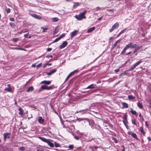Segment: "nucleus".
Segmentation results:
<instances>
[{
  "label": "nucleus",
  "mask_w": 151,
  "mask_h": 151,
  "mask_svg": "<svg viewBox=\"0 0 151 151\" xmlns=\"http://www.w3.org/2000/svg\"><path fill=\"white\" fill-rule=\"evenodd\" d=\"M86 12V11L85 10L81 13L80 14H79L78 15H76L75 17L78 20H82L83 18H86V17L84 15Z\"/></svg>",
  "instance_id": "1"
},
{
  "label": "nucleus",
  "mask_w": 151,
  "mask_h": 151,
  "mask_svg": "<svg viewBox=\"0 0 151 151\" xmlns=\"http://www.w3.org/2000/svg\"><path fill=\"white\" fill-rule=\"evenodd\" d=\"M132 44H133L132 42H130L129 43L127 44L122 50L120 54L121 55L125 54L126 50L129 48L132 49Z\"/></svg>",
  "instance_id": "2"
},
{
  "label": "nucleus",
  "mask_w": 151,
  "mask_h": 151,
  "mask_svg": "<svg viewBox=\"0 0 151 151\" xmlns=\"http://www.w3.org/2000/svg\"><path fill=\"white\" fill-rule=\"evenodd\" d=\"M119 24L118 23H116L113 25L111 28L109 29L110 32H112L113 30L117 29L119 27Z\"/></svg>",
  "instance_id": "3"
},
{
  "label": "nucleus",
  "mask_w": 151,
  "mask_h": 151,
  "mask_svg": "<svg viewBox=\"0 0 151 151\" xmlns=\"http://www.w3.org/2000/svg\"><path fill=\"white\" fill-rule=\"evenodd\" d=\"M142 61L139 60L135 63L132 67L130 68L131 70H133L137 66L142 63Z\"/></svg>",
  "instance_id": "4"
},
{
  "label": "nucleus",
  "mask_w": 151,
  "mask_h": 151,
  "mask_svg": "<svg viewBox=\"0 0 151 151\" xmlns=\"http://www.w3.org/2000/svg\"><path fill=\"white\" fill-rule=\"evenodd\" d=\"M79 77V76H76L73 78H72L71 80H70L68 82V84L69 85L70 84H72L74 82V81Z\"/></svg>",
  "instance_id": "5"
},
{
  "label": "nucleus",
  "mask_w": 151,
  "mask_h": 151,
  "mask_svg": "<svg viewBox=\"0 0 151 151\" xmlns=\"http://www.w3.org/2000/svg\"><path fill=\"white\" fill-rule=\"evenodd\" d=\"M68 44V42L66 41H65L63 42L62 44L60 46L59 48L60 49L63 48L65 47Z\"/></svg>",
  "instance_id": "6"
},
{
  "label": "nucleus",
  "mask_w": 151,
  "mask_h": 151,
  "mask_svg": "<svg viewBox=\"0 0 151 151\" xmlns=\"http://www.w3.org/2000/svg\"><path fill=\"white\" fill-rule=\"evenodd\" d=\"M127 114H125L124 115L123 117V122L124 124H125V123L127 124V123H128V121L127 120Z\"/></svg>",
  "instance_id": "7"
},
{
  "label": "nucleus",
  "mask_w": 151,
  "mask_h": 151,
  "mask_svg": "<svg viewBox=\"0 0 151 151\" xmlns=\"http://www.w3.org/2000/svg\"><path fill=\"white\" fill-rule=\"evenodd\" d=\"M11 134V133H5L4 134V141H5L6 140V139L7 138H10V135Z\"/></svg>",
  "instance_id": "8"
},
{
  "label": "nucleus",
  "mask_w": 151,
  "mask_h": 151,
  "mask_svg": "<svg viewBox=\"0 0 151 151\" xmlns=\"http://www.w3.org/2000/svg\"><path fill=\"white\" fill-rule=\"evenodd\" d=\"M47 90V86L45 85H44L42 86L38 92L40 93L41 92L42 90Z\"/></svg>",
  "instance_id": "9"
},
{
  "label": "nucleus",
  "mask_w": 151,
  "mask_h": 151,
  "mask_svg": "<svg viewBox=\"0 0 151 151\" xmlns=\"http://www.w3.org/2000/svg\"><path fill=\"white\" fill-rule=\"evenodd\" d=\"M121 40H117L115 42V43L114 44H113L112 45V47L111 48V50H113L114 49V48L116 47V46H117V43L119 42L120 41H121Z\"/></svg>",
  "instance_id": "10"
},
{
  "label": "nucleus",
  "mask_w": 151,
  "mask_h": 151,
  "mask_svg": "<svg viewBox=\"0 0 151 151\" xmlns=\"http://www.w3.org/2000/svg\"><path fill=\"white\" fill-rule=\"evenodd\" d=\"M51 81H50L44 80L41 82V84H44L45 85H49L50 84Z\"/></svg>",
  "instance_id": "11"
},
{
  "label": "nucleus",
  "mask_w": 151,
  "mask_h": 151,
  "mask_svg": "<svg viewBox=\"0 0 151 151\" xmlns=\"http://www.w3.org/2000/svg\"><path fill=\"white\" fill-rule=\"evenodd\" d=\"M78 32V31L75 30L72 32H71L70 33L71 35L70 38H72L73 37L76 36Z\"/></svg>",
  "instance_id": "12"
},
{
  "label": "nucleus",
  "mask_w": 151,
  "mask_h": 151,
  "mask_svg": "<svg viewBox=\"0 0 151 151\" xmlns=\"http://www.w3.org/2000/svg\"><path fill=\"white\" fill-rule=\"evenodd\" d=\"M18 109L19 111V114L21 116L23 115L24 112V111L22 109V108L20 107H19V108H18Z\"/></svg>",
  "instance_id": "13"
},
{
  "label": "nucleus",
  "mask_w": 151,
  "mask_h": 151,
  "mask_svg": "<svg viewBox=\"0 0 151 151\" xmlns=\"http://www.w3.org/2000/svg\"><path fill=\"white\" fill-rule=\"evenodd\" d=\"M57 71L56 69H54L50 71L49 72L47 73V75L49 76L51 75L54 73H55Z\"/></svg>",
  "instance_id": "14"
},
{
  "label": "nucleus",
  "mask_w": 151,
  "mask_h": 151,
  "mask_svg": "<svg viewBox=\"0 0 151 151\" xmlns=\"http://www.w3.org/2000/svg\"><path fill=\"white\" fill-rule=\"evenodd\" d=\"M39 138L41 139L42 141L47 143L49 140V139H46L42 137H39Z\"/></svg>",
  "instance_id": "15"
},
{
  "label": "nucleus",
  "mask_w": 151,
  "mask_h": 151,
  "mask_svg": "<svg viewBox=\"0 0 151 151\" xmlns=\"http://www.w3.org/2000/svg\"><path fill=\"white\" fill-rule=\"evenodd\" d=\"M130 112L132 114L134 115H135L136 116H137L138 114L137 113L136 111L133 110L132 109H131Z\"/></svg>",
  "instance_id": "16"
},
{
  "label": "nucleus",
  "mask_w": 151,
  "mask_h": 151,
  "mask_svg": "<svg viewBox=\"0 0 151 151\" xmlns=\"http://www.w3.org/2000/svg\"><path fill=\"white\" fill-rule=\"evenodd\" d=\"M96 84H91L88 86L86 89L88 88H96Z\"/></svg>",
  "instance_id": "17"
},
{
  "label": "nucleus",
  "mask_w": 151,
  "mask_h": 151,
  "mask_svg": "<svg viewBox=\"0 0 151 151\" xmlns=\"http://www.w3.org/2000/svg\"><path fill=\"white\" fill-rule=\"evenodd\" d=\"M38 121L39 122L40 124H42L44 122V119L41 116H39V117Z\"/></svg>",
  "instance_id": "18"
},
{
  "label": "nucleus",
  "mask_w": 151,
  "mask_h": 151,
  "mask_svg": "<svg viewBox=\"0 0 151 151\" xmlns=\"http://www.w3.org/2000/svg\"><path fill=\"white\" fill-rule=\"evenodd\" d=\"M95 27H93L89 29H88L87 31V33H89L91 32L92 31L94 30L95 29Z\"/></svg>",
  "instance_id": "19"
},
{
  "label": "nucleus",
  "mask_w": 151,
  "mask_h": 151,
  "mask_svg": "<svg viewBox=\"0 0 151 151\" xmlns=\"http://www.w3.org/2000/svg\"><path fill=\"white\" fill-rule=\"evenodd\" d=\"M34 90V88H33V87L32 86H30L28 88V89L27 92H32Z\"/></svg>",
  "instance_id": "20"
},
{
  "label": "nucleus",
  "mask_w": 151,
  "mask_h": 151,
  "mask_svg": "<svg viewBox=\"0 0 151 151\" xmlns=\"http://www.w3.org/2000/svg\"><path fill=\"white\" fill-rule=\"evenodd\" d=\"M47 143L48 145L50 146V147H54V145L53 144L50 142V139L48 141V142H47Z\"/></svg>",
  "instance_id": "21"
},
{
  "label": "nucleus",
  "mask_w": 151,
  "mask_h": 151,
  "mask_svg": "<svg viewBox=\"0 0 151 151\" xmlns=\"http://www.w3.org/2000/svg\"><path fill=\"white\" fill-rule=\"evenodd\" d=\"M132 71L130 68H129V69H128L127 70H125V71H123L122 73V74L123 75H127L126 74L127 73V72L129 71Z\"/></svg>",
  "instance_id": "22"
},
{
  "label": "nucleus",
  "mask_w": 151,
  "mask_h": 151,
  "mask_svg": "<svg viewBox=\"0 0 151 151\" xmlns=\"http://www.w3.org/2000/svg\"><path fill=\"white\" fill-rule=\"evenodd\" d=\"M137 106L140 109L143 108V106L142 103H140L139 101L137 103Z\"/></svg>",
  "instance_id": "23"
},
{
  "label": "nucleus",
  "mask_w": 151,
  "mask_h": 151,
  "mask_svg": "<svg viewBox=\"0 0 151 151\" xmlns=\"http://www.w3.org/2000/svg\"><path fill=\"white\" fill-rule=\"evenodd\" d=\"M55 88V87L54 85H52L51 86H47V90H50L52 89Z\"/></svg>",
  "instance_id": "24"
},
{
  "label": "nucleus",
  "mask_w": 151,
  "mask_h": 151,
  "mask_svg": "<svg viewBox=\"0 0 151 151\" xmlns=\"http://www.w3.org/2000/svg\"><path fill=\"white\" fill-rule=\"evenodd\" d=\"M59 31V29L58 27H57L55 29L54 31L53 32V34L55 35Z\"/></svg>",
  "instance_id": "25"
},
{
  "label": "nucleus",
  "mask_w": 151,
  "mask_h": 151,
  "mask_svg": "<svg viewBox=\"0 0 151 151\" xmlns=\"http://www.w3.org/2000/svg\"><path fill=\"white\" fill-rule=\"evenodd\" d=\"M128 97L129 100L134 99L135 98V97L133 96L132 95H129Z\"/></svg>",
  "instance_id": "26"
},
{
  "label": "nucleus",
  "mask_w": 151,
  "mask_h": 151,
  "mask_svg": "<svg viewBox=\"0 0 151 151\" xmlns=\"http://www.w3.org/2000/svg\"><path fill=\"white\" fill-rule=\"evenodd\" d=\"M122 104L123 106V108H127L128 107V104L125 102L122 103Z\"/></svg>",
  "instance_id": "27"
},
{
  "label": "nucleus",
  "mask_w": 151,
  "mask_h": 151,
  "mask_svg": "<svg viewBox=\"0 0 151 151\" xmlns=\"http://www.w3.org/2000/svg\"><path fill=\"white\" fill-rule=\"evenodd\" d=\"M131 136L132 137L138 140V139L137 137V135L135 133H132V134H131Z\"/></svg>",
  "instance_id": "28"
},
{
  "label": "nucleus",
  "mask_w": 151,
  "mask_h": 151,
  "mask_svg": "<svg viewBox=\"0 0 151 151\" xmlns=\"http://www.w3.org/2000/svg\"><path fill=\"white\" fill-rule=\"evenodd\" d=\"M79 5V4L78 2L74 3V4L73 6V8L74 9L76 8Z\"/></svg>",
  "instance_id": "29"
},
{
  "label": "nucleus",
  "mask_w": 151,
  "mask_h": 151,
  "mask_svg": "<svg viewBox=\"0 0 151 151\" xmlns=\"http://www.w3.org/2000/svg\"><path fill=\"white\" fill-rule=\"evenodd\" d=\"M140 132L143 134L144 135H145V132L143 128V127H141L140 128Z\"/></svg>",
  "instance_id": "30"
},
{
  "label": "nucleus",
  "mask_w": 151,
  "mask_h": 151,
  "mask_svg": "<svg viewBox=\"0 0 151 151\" xmlns=\"http://www.w3.org/2000/svg\"><path fill=\"white\" fill-rule=\"evenodd\" d=\"M34 17L36 19H40L42 18V17H41L37 15V14H35V15H34Z\"/></svg>",
  "instance_id": "31"
},
{
  "label": "nucleus",
  "mask_w": 151,
  "mask_h": 151,
  "mask_svg": "<svg viewBox=\"0 0 151 151\" xmlns=\"http://www.w3.org/2000/svg\"><path fill=\"white\" fill-rule=\"evenodd\" d=\"M41 29H43V30L42 31V33H43L46 32V30L48 29V27H47V28H44L43 27H41Z\"/></svg>",
  "instance_id": "32"
},
{
  "label": "nucleus",
  "mask_w": 151,
  "mask_h": 151,
  "mask_svg": "<svg viewBox=\"0 0 151 151\" xmlns=\"http://www.w3.org/2000/svg\"><path fill=\"white\" fill-rule=\"evenodd\" d=\"M5 90L9 92H12V89L10 87L6 88Z\"/></svg>",
  "instance_id": "33"
},
{
  "label": "nucleus",
  "mask_w": 151,
  "mask_h": 151,
  "mask_svg": "<svg viewBox=\"0 0 151 151\" xmlns=\"http://www.w3.org/2000/svg\"><path fill=\"white\" fill-rule=\"evenodd\" d=\"M73 75L71 72L69 75L68 76L67 78H66L65 82L72 75Z\"/></svg>",
  "instance_id": "34"
},
{
  "label": "nucleus",
  "mask_w": 151,
  "mask_h": 151,
  "mask_svg": "<svg viewBox=\"0 0 151 151\" xmlns=\"http://www.w3.org/2000/svg\"><path fill=\"white\" fill-rule=\"evenodd\" d=\"M9 24L12 28H14L15 26V25L12 22H10L9 23Z\"/></svg>",
  "instance_id": "35"
},
{
  "label": "nucleus",
  "mask_w": 151,
  "mask_h": 151,
  "mask_svg": "<svg viewBox=\"0 0 151 151\" xmlns=\"http://www.w3.org/2000/svg\"><path fill=\"white\" fill-rule=\"evenodd\" d=\"M52 20L53 22H56L58 21L59 19L57 17H54L52 18Z\"/></svg>",
  "instance_id": "36"
},
{
  "label": "nucleus",
  "mask_w": 151,
  "mask_h": 151,
  "mask_svg": "<svg viewBox=\"0 0 151 151\" xmlns=\"http://www.w3.org/2000/svg\"><path fill=\"white\" fill-rule=\"evenodd\" d=\"M112 139L114 141V142L115 143H117L118 142V141L117 140V139L115 138L114 137H112Z\"/></svg>",
  "instance_id": "37"
},
{
  "label": "nucleus",
  "mask_w": 151,
  "mask_h": 151,
  "mask_svg": "<svg viewBox=\"0 0 151 151\" xmlns=\"http://www.w3.org/2000/svg\"><path fill=\"white\" fill-rule=\"evenodd\" d=\"M55 147H61V145L56 142H55Z\"/></svg>",
  "instance_id": "38"
},
{
  "label": "nucleus",
  "mask_w": 151,
  "mask_h": 151,
  "mask_svg": "<svg viewBox=\"0 0 151 151\" xmlns=\"http://www.w3.org/2000/svg\"><path fill=\"white\" fill-rule=\"evenodd\" d=\"M59 40H60V39H59V37H58L57 38H56L54 41H53L52 42H51V43H53L54 42H58V41H59Z\"/></svg>",
  "instance_id": "39"
},
{
  "label": "nucleus",
  "mask_w": 151,
  "mask_h": 151,
  "mask_svg": "<svg viewBox=\"0 0 151 151\" xmlns=\"http://www.w3.org/2000/svg\"><path fill=\"white\" fill-rule=\"evenodd\" d=\"M18 40V38H13L12 40V41L14 42H17Z\"/></svg>",
  "instance_id": "40"
},
{
  "label": "nucleus",
  "mask_w": 151,
  "mask_h": 151,
  "mask_svg": "<svg viewBox=\"0 0 151 151\" xmlns=\"http://www.w3.org/2000/svg\"><path fill=\"white\" fill-rule=\"evenodd\" d=\"M65 36V34L63 33L59 37V38L60 39V40L63 37H64Z\"/></svg>",
  "instance_id": "41"
},
{
  "label": "nucleus",
  "mask_w": 151,
  "mask_h": 151,
  "mask_svg": "<svg viewBox=\"0 0 151 151\" xmlns=\"http://www.w3.org/2000/svg\"><path fill=\"white\" fill-rule=\"evenodd\" d=\"M137 46V44H133V43L132 44V49H133L134 48L135 49Z\"/></svg>",
  "instance_id": "42"
},
{
  "label": "nucleus",
  "mask_w": 151,
  "mask_h": 151,
  "mask_svg": "<svg viewBox=\"0 0 151 151\" xmlns=\"http://www.w3.org/2000/svg\"><path fill=\"white\" fill-rule=\"evenodd\" d=\"M132 123L133 124H134L135 125H137V124L136 122V120L135 119H134V120L133 119L132 120Z\"/></svg>",
  "instance_id": "43"
},
{
  "label": "nucleus",
  "mask_w": 151,
  "mask_h": 151,
  "mask_svg": "<svg viewBox=\"0 0 151 151\" xmlns=\"http://www.w3.org/2000/svg\"><path fill=\"white\" fill-rule=\"evenodd\" d=\"M142 47V46H139L137 45L135 49L138 51L139 49H141Z\"/></svg>",
  "instance_id": "44"
},
{
  "label": "nucleus",
  "mask_w": 151,
  "mask_h": 151,
  "mask_svg": "<svg viewBox=\"0 0 151 151\" xmlns=\"http://www.w3.org/2000/svg\"><path fill=\"white\" fill-rule=\"evenodd\" d=\"M19 150H22V151H24L25 150V148L23 147H20V148L19 149Z\"/></svg>",
  "instance_id": "45"
},
{
  "label": "nucleus",
  "mask_w": 151,
  "mask_h": 151,
  "mask_svg": "<svg viewBox=\"0 0 151 151\" xmlns=\"http://www.w3.org/2000/svg\"><path fill=\"white\" fill-rule=\"evenodd\" d=\"M6 11L7 13H9L10 12V8H7L6 9Z\"/></svg>",
  "instance_id": "46"
},
{
  "label": "nucleus",
  "mask_w": 151,
  "mask_h": 151,
  "mask_svg": "<svg viewBox=\"0 0 151 151\" xmlns=\"http://www.w3.org/2000/svg\"><path fill=\"white\" fill-rule=\"evenodd\" d=\"M78 70H74L73 71L71 72V73H72L73 74H74L75 73H78Z\"/></svg>",
  "instance_id": "47"
},
{
  "label": "nucleus",
  "mask_w": 151,
  "mask_h": 151,
  "mask_svg": "<svg viewBox=\"0 0 151 151\" xmlns=\"http://www.w3.org/2000/svg\"><path fill=\"white\" fill-rule=\"evenodd\" d=\"M69 148L71 150L73 148V145H70L69 146Z\"/></svg>",
  "instance_id": "48"
},
{
  "label": "nucleus",
  "mask_w": 151,
  "mask_h": 151,
  "mask_svg": "<svg viewBox=\"0 0 151 151\" xmlns=\"http://www.w3.org/2000/svg\"><path fill=\"white\" fill-rule=\"evenodd\" d=\"M114 9H107V11H108L109 12H114Z\"/></svg>",
  "instance_id": "49"
},
{
  "label": "nucleus",
  "mask_w": 151,
  "mask_h": 151,
  "mask_svg": "<svg viewBox=\"0 0 151 151\" xmlns=\"http://www.w3.org/2000/svg\"><path fill=\"white\" fill-rule=\"evenodd\" d=\"M14 49H16V50H24L23 48H21L16 47V48H14Z\"/></svg>",
  "instance_id": "50"
},
{
  "label": "nucleus",
  "mask_w": 151,
  "mask_h": 151,
  "mask_svg": "<svg viewBox=\"0 0 151 151\" xmlns=\"http://www.w3.org/2000/svg\"><path fill=\"white\" fill-rule=\"evenodd\" d=\"M9 19L10 21H14V18L13 17H12L9 18Z\"/></svg>",
  "instance_id": "51"
},
{
  "label": "nucleus",
  "mask_w": 151,
  "mask_h": 151,
  "mask_svg": "<svg viewBox=\"0 0 151 151\" xmlns=\"http://www.w3.org/2000/svg\"><path fill=\"white\" fill-rule=\"evenodd\" d=\"M52 57H53V56L52 55H47L46 56V57L47 58H49L50 57L52 58Z\"/></svg>",
  "instance_id": "52"
},
{
  "label": "nucleus",
  "mask_w": 151,
  "mask_h": 151,
  "mask_svg": "<svg viewBox=\"0 0 151 151\" xmlns=\"http://www.w3.org/2000/svg\"><path fill=\"white\" fill-rule=\"evenodd\" d=\"M74 137V138L76 140H78L79 139V137L76 136H75Z\"/></svg>",
  "instance_id": "53"
},
{
  "label": "nucleus",
  "mask_w": 151,
  "mask_h": 151,
  "mask_svg": "<svg viewBox=\"0 0 151 151\" xmlns=\"http://www.w3.org/2000/svg\"><path fill=\"white\" fill-rule=\"evenodd\" d=\"M127 29V28H125L124 29V30H122V31H121L120 32V33H121V34L124 33L125 31H126V30Z\"/></svg>",
  "instance_id": "54"
},
{
  "label": "nucleus",
  "mask_w": 151,
  "mask_h": 151,
  "mask_svg": "<svg viewBox=\"0 0 151 151\" xmlns=\"http://www.w3.org/2000/svg\"><path fill=\"white\" fill-rule=\"evenodd\" d=\"M52 50V48H47V52H50V51Z\"/></svg>",
  "instance_id": "55"
},
{
  "label": "nucleus",
  "mask_w": 151,
  "mask_h": 151,
  "mask_svg": "<svg viewBox=\"0 0 151 151\" xmlns=\"http://www.w3.org/2000/svg\"><path fill=\"white\" fill-rule=\"evenodd\" d=\"M41 65H42V63H40L37 65V68H40L41 66Z\"/></svg>",
  "instance_id": "56"
},
{
  "label": "nucleus",
  "mask_w": 151,
  "mask_h": 151,
  "mask_svg": "<svg viewBox=\"0 0 151 151\" xmlns=\"http://www.w3.org/2000/svg\"><path fill=\"white\" fill-rule=\"evenodd\" d=\"M119 71H120V70H119V68H118V69H115L114 70L115 72L116 73H117V72H119Z\"/></svg>",
  "instance_id": "57"
},
{
  "label": "nucleus",
  "mask_w": 151,
  "mask_h": 151,
  "mask_svg": "<svg viewBox=\"0 0 151 151\" xmlns=\"http://www.w3.org/2000/svg\"><path fill=\"white\" fill-rule=\"evenodd\" d=\"M132 53V52L131 51H130L129 52H128L126 54H125V55H129L130 54Z\"/></svg>",
  "instance_id": "58"
},
{
  "label": "nucleus",
  "mask_w": 151,
  "mask_h": 151,
  "mask_svg": "<svg viewBox=\"0 0 151 151\" xmlns=\"http://www.w3.org/2000/svg\"><path fill=\"white\" fill-rule=\"evenodd\" d=\"M29 33H27V34H25L24 35V37L25 38H27L28 37V35Z\"/></svg>",
  "instance_id": "59"
},
{
  "label": "nucleus",
  "mask_w": 151,
  "mask_h": 151,
  "mask_svg": "<svg viewBox=\"0 0 151 151\" xmlns=\"http://www.w3.org/2000/svg\"><path fill=\"white\" fill-rule=\"evenodd\" d=\"M145 125H146V127H149V126H148V124L147 122V121H145Z\"/></svg>",
  "instance_id": "60"
},
{
  "label": "nucleus",
  "mask_w": 151,
  "mask_h": 151,
  "mask_svg": "<svg viewBox=\"0 0 151 151\" xmlns=\"http://www.w3.org/2000/svg\"><path fill=\"white\" fill-rule=\"evenodd\" d=\"M57 58H58V56H56V57H54L53 59H53V60H57Z\"/></svg>",
  "instance_id": "61"
},
{
  "label": "nucleus",
  "mask_w": 151,
  "mask_h": 151,
  "mask_svg": "<svg viewBox=\"0 0 151 151\" xmlns=\"http://www.w3.org/2000/svg\"><path fill=\"white\" fill-rule=\"evenodd\" d=\"M125 126H126V128L127 129H128L129 128L128 125H127V123H125V124H124Z\"/></svg>",
  "instance_id": "62"
},
{
  "label": "nucleus",
  "mask_w": 151,
  "mask_h": 151,
  "mask_svg": "<svg viewBox=\"0 0 151 151\" xmlns=\"http://www.w3.org/2000/svg\"><path fill=\"white\" fill-rule=\"evenodd\" d=\"M138 51V50L135 49V50H134V51H133V53H135L136 52H137Z\"/></svg>",
  "instance_id": "63"
},
{
  "label": "nucleus",
  "mask_w": 151,
  "mask_h": 151,
  "mask_svg": "<svg viewBox=\"0 0 151 151\" xmlns=\"http://www.w3.org/2000/svg\"><path fill=\"white\" fill-rule=\"evenodd\" d=\"M37 151H44V150L42 148H41L40 150H37Z\"/></svg>",
  "instance_id": "64"
}]
</instances>
